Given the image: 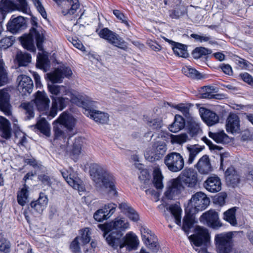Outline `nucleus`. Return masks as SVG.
Instances as JSON below:
<instances>
[{
	"mask_svg": "<svg viewBox=\"0 0 253 253\" xmlns=\"http://www.w3.org/2000/svg\"><path fill=\"white\" fill-rule=\"evenodd\" d=\"M10 95L6 89H0V110L6 115L11 114Z\"/></svg>",
	"mask_w": 253,
	"mask_h": 253,
	"instance_id": "obj_24",
	"label": "nucleus"
},
{
	"mask_svg": "<svg viewBox=\"0 0 253 253\" xmlns=\"http://www.w3.org/2000/svg\"><path fill=\"white\" fill-rule=\"evenodd\" d=\"M164 39L166 41L173 45L172 49L176 55L184 58H186L188 56V53L187 51V46L186 45L181 43L175 42L166 38H165Z\"/></svg>",
	"mask_w": 253,
	"mask_h": 253,
	"instance_id": "obj_30",
	"label": "nucleus"
},
{
	"mask_svg": "<svg viewBox=\"0 0 253 253\" xmlns=\"http://www.w3.org/2000/svg\"><path fill=\"white\" fill-rule=\"evenodd\" d=\"M26 27V20L21 16L14 17L12 15L7 24V29L12 33H16Z\"/></svg>",
	"mask_w": 253,
	"mask_h": 253,
	"instance_id": "obj_18",
	"label": "nucleus"
},
{
	"mask_svg": "<svg viewBox=\"0 0 253 253\" xmlns=\"http://www.w3.org/2000/svg\"><path fill=\"white\" fill-rule=\"evenodd\" d=\"M77 120L71 115L64 112L62 113L53 124L58 123L64 126H74L76 125Z\"/></svg>",
	"mask_w": 253,
	"mask_h": 253,
	"instance_id": "obj_28",
	"label": "nucleus"
},
{
	"mask_svg": "<svg viewBox=\"0 0 253 253\" xmlns=\"http://www.w3.org/2000/svg\"><path fill=\"white\" fill-rule=\"evenodd\" d=\"M212 53V50L204 47H198L192 52V55L195 59H199L203 56H206Z\"/></svg>",
	"mask_w": 253,
	"mask_h": 253,
	"instance_id": "obj_44",
	"label": "nucleus"
},
{
	"mask_svg": "<svg viewBox=\"0 0 253 253\" xmlns=\"http://www.w3.org/2000/svg\"><path fill=\"white\" fill-rule=\"evenodd\" d=\"M35 6L36 7L38 11L40 13L42 17L45 19L46 18V12L42 5L41 2L39 0H32Z\"/></svg>",
	"mask_w": 253,
	"mask_h": 253,
	"instance_id": "obj_57",
	"label": "nucleus"
},
{
	"mask_svg": "<svg viewBox=\"0 0 253 253\" xmlns=\"http://www.w3.org/2000/svg\"><path fill=\"white\" fill-rule=\"evenodd\" d=\"M239 76L245 82L253 85V78L248 73L240 74Z\"/></svg>",
	"mask_w": 253,
	"mask_h": 253,
	"instance_id": "obj_63",
	"label": "nucleus"
},
{
	"mask_svg": "<svg viewBox=\"0 0 253 253\" xmlns=\"http://www.w3.org/2000/svg\"><path fill=\"white\" fill-rule=\"evenodd\" d=\"M169 211L175 218V223L177 225L181 223V209L177 205H172L169 207Z\"/></svg>",
	"mask_w": 253,
	"mask_h": 253,
	"instance_id": "obj_46",
	"label": "nucleus"
},
{
	"mask_svg": "<svg viewBox=\"0 0 253 253\" xmlns=\"http://www.w3.org/2000/svg\"><path fill=\"white\" fill-rule=\"evenodd\" d=\"M232 233H222L215 236L216 248L218 253H229L232 249Z\"/></svg>",
	"mask_w": 253,
	"mask_h": 253,
	"instance_id": "obj_10",
	"label": "nucleus"
},
{
	"mask_svg": "<svg viewBox=\"0 0 253 253\" xmlns=\"http://www.w3.org/2000/svg\"><path fill=\"white\" fill-rule=\"evenodd\" d=\"M37 67L43 70L48 71L50 67V61L46 55L39 53L37 56Z\"/></svg>",
	"mask_w": 253,
	"mask_h": 253,
	"instance_id": "obj_33",
	"label": "nucleus"
},
{
	"mask_svg": "<svg viewBox=\"0 0 253 253\" xmlns=\"http://www.w3.org/2000/svg\"><path fill=\"white\" fill-rule=\"evenodd\" d=\"M187 123L189 126H199L200 121L199 119L195 117L192 116L190 114L189 116L186 117Z\"/></svg>",
	"mask_w": 253,
	"mask_h": 253,
	"instance_id": "obj_58",
	"label": "nucleus"
},
{
	"mask_svg": "<svg viewBox=\"0 0 253 253\" xmlns=\"http://www.w3.org/2000/svg\"><path fill=\"white\" fill-rule=\"evenodd\" d=\"M185 120L180 115H175L174 122L169 126H185Z\"/></svg>",
	"mask_w": 253,
	"mask_h": 253,
	"instance_id": "obj_56",
	"label": "nucleus"
},
{
	"mask_svg": "<svg viewBox=\"0 0 253 253\" xmlns=\"http://www.w3.org/2000/svg\"><path fill=\"white\" fill-rule=\"evenodd\" d=\"M172 107L181 112L185 118L187 116H189V115L190 114L189 113V108L188 107L185 106L183 104H180L172 106Z\"/></svg>",
	"mask_w": 253,
	"mask_h": 253,
	"instance_id": "obj_60",
	"label": "nucleus"
},
{
	"mask_svg": "<svg viewBox=\"0 0 253 253\" xmlns=\"http://www.w3.org/2000/svg\"><path fill=\"white\" fill-rule=\"evenodd\" d=\"M15 40V37L12 36L4 37L0 41V47L3 49H7L13 44Z\"/></svg>",
	"mask_w": 253,
	"mask_h": 253,
	"instance_id": "obj_49",
	"label": "nucleus"
},
{
	"mask_svg": "<svg viewBox=\"0 0 253 253\" xmlns=\"http://www.w3.org/2000/svg\"><path fill=\"white\" fill-rule=\"evenodd\" d=\"M200 221L212 228H218L222 226L218 213L213 210H210L203 213L200 218Z\"/></svg>",
	"mask_w": 253,
	"mask_h": 253,
	"instance_id": "obj_13",
	"label": "nucleus"
},
{
	"mask_svg": "<svg viewBox=\"0 0 253 253\" xmlns=\"http://www.w3.org/2000/svg\"><path fill=\"white\" fill-rule=\"evenodd\" d=\"M188 140V137L186 133L171 135V142L172 143H175L181 144L186 142Z\"/></svg>",
	"mask_w": 253,
	"mask_h": 253,
	"instance_id": "obj_50",
	"label": "nucleus"
},
{
	"mask_svg": "<svg viewBox=\"0 0 253 253\" xmlns=\"http://www.w3.org/2000/svg\"><path fill=\"white\" fill-rule=\"evenodd\" d=\"M186 9L183 6H178L174 10L169 11V16L173 19H178L186 13Z\"/></svg>",
	"mask_w": 253,
	"mask_h": 253,
	"instance_id": "obj_48",
	"label": "nucleus"
},
{
	"mask_svg": "<svg viewBox=\"0 0 253 253\" xmlns=\"http://www.w3.org/2000/svg\"><path fill=\"white\" fill-rule=\"evenodd\" d=\"M163 176L160 169L158 168L154 169L153 171V184L157 189H162L164 187L163 183Z\"/></svg>",
	"mask_w": 253,
	"mask_h": 253,
	"instance_id": "obj_38",
	"label": "nucleus"
},
{
	"mask_svg": "<svg viewBox=\"0 0 253 253\" xmlns=\"http://www.w3.org/2000/svg\"><path fill=\"white\" fill-rule=\"evenodd\" d=\"M186 215L183 219L182 229L187 234H188L189 229L192 227L193 224V215L185 211Z\"/></svg>",
	"mask_w": 253,
	"mask_h": 253,
	"instance_id": "obj_42",
	"label": "nucleus"
},
{
	"mask_svg": "<svg viewBox=\"0 0 253 253\" xmlns=\"http://www.w3.org/2000/svg\"><path fill=\"white\" fill-rule=\"evenodd\" d=\"M189 239L195 246L199 247L202 245H207L210 241V235L206 228L197 226L196 234L189 236Z\"/></svg>",
	"mask_w": 253,
	"mask_h": 253,
	"instance_id": "obj_11",
	"label": "nucleus"
},
{
	"mask_svg": "<svg viewBox=\"0 0 253 253\" xmlns=\"http://www.w3.org/2000/svg\"><path fill=\"white\" fill-rule=\"evenodd\" d=\"M209 136L218 143H228L230 142L229 137L223 131L216 132L210 131Z\"/></svg>",
	"mask_w": 253,
	"mask_h": 253,
	"instance_id": "obj_34",
	"label": "nucleus"
},
{
	"mask_svg": "<svg viewBox=\"0 0 253 253\" xmlns=\"http://www.w3.org/2000/svg\"><path fill=\"white\" fill-rule=\"evenodd\" d=\"M18 4L15 5L10 0H1L2 7L7 11L17 9L23 13H28L29 11L28 5L26 0H18Z\"/></svg>",
	"mask_w": 253,
	"mask_h": 253,
	"instance_id": "obj_21",
	"label": "nucleus"
},
{
	"mask_svg": "<svg viewBox=\"0 0 253 253\" xmlns=\"http://www.w3.org/2000/svg\"><path fill=\"white\" fill-rule=\"evenodd\" d=\"M225 179L228 185L235 187L239 182V176L233 167L227 169L225 172Z\"/></svg>",
	"mask_w": 253,
	"mask_h": 253,
	"instance_id": "obj_29",
	"label": "nucleus"
},
{
	"mask_svg": "<svg viewBox=\"0 0 253 253\" xmlns=\"http://www.w3.org/2000/svg\"><path fill=\"white\" fill-rule=\"evenodd\" d=\"M178 177L188 187H194L197 183L198 174L192 168L185 169Z\"/></svg>",
	"mask_w": 253,
	"mask_h": 253,
	"instance_id": "obj_16",
	"label": "nucleus"
},
{
	"mask_svg": "<svg viewBox=\"0 0 253 253\" xmlns=\"http://www.w3.org/2000/svg\"><path fill=\"white\" fill-rule=\"evenodd\" d=\"M119 208L127 217L132 221L136 222L139 220V215L137 212L126 203H121Z\"/></svg>",
	"mask_w": 253,
	"mask_h": 253,
	"instance_id": "obj_27",
	"label": "nucleus"
},
{
	"mask_svg": "<svg viewBox=\"0 0 253 253\" xmlns=\"http://www.w3.org/2000/svg\"><path fill=\"white\" fill-rule=\"evenodd\" d=\"M205 92L202 93V97L203 98L212 99V98H217V94H213L212 91L214 90V87L213 86H205Z\"/></svg>",
	"mask_w": 253,
	"mask_h": 253,
	"instance_id": "obj_52",
	"label": "nucleus"
},
{
	"mask_svg": "<svg viewBox=\"0 0 253 253\" xmlns=\"http://www.w3.org/2000/svg\"><path fill=\"white\" fill-rule=\"evenodd\" d=\"M48 88L52 95H59L61 94L62 90L64 89V87L52 84L48 85Z\"/></svg>",
	"mask_w": 253,
	"mask_h": 253,
	"instance_id": "obj_55",
	"label": "nucleus"
},
{
	"mask_svg": "<svg viewBox=\"0 0 253 253\" xmlns=\"http://www.w3.org/2000/svg\"><path fill=\"white\" fill-rule=\"evenodd\" d=\"M167 150V145L165 142L157 141L146 150L144 157L149 162H155L163 157Z\"/></svg>",
	"mask_w": 253,
	"mask_h": 253,
	"instance_id": "obj_7",
	"label": "nucleus"
},
{
	"mask_svg": "<svg viewBox=\"0 0 253 253\" xmlns=\"http://www.w3.org/2000/svg\"><path fill=\"white\" fill-rule=\"evenodd\" d=\"M39 179L45 185L51 186L53 182V179L45 174H41L39 176Z\"/></svg>",
	"mask_w": 253,
	"mask_h": 253,
	"instance_id": "obj_62",
	"label": "nucleus"
},
{
	"mask_svg": "<svg viewBox=\"0 0 253 253\" xmlns=\"http://www.w3.org/2000/svg\"><path fill=\"white\" fill-rule=\"evenodd\" d=\"M62 175L67 182L74 189L79 192L84 191V187L82 184V180L77 177V174L71 169L69 170L61 171Z\"/></svg>",
	"mask_w": 253,
	"mask_h": 253,
	"instance_id": "obj_15",
	"label": "nucleus"
},
{
	"mask_svg": "<svg viewBox=\"0 0 253 253\" xmlns=\"http://www.w3.org/2000/svg\"><path fill=\"white\" fill-rule=\"evenodd\" d=\"M28 187L25 184L17 194V201L19 204L22 206H24L28 202Z\"/></svg>",
	"mask_w": 253,
	"mask_h": 253,
	"instance_id": "obj_39",
	"label": "nucleus"
},
{
	"mask_svg": "<svg viewBox=\"0 0 253 253\" xmlns=\"http://www.w3.org/2000/svg\"><path fill=\"white\" fill-rule=\"evenodd\" d=\"M72 75L71 69L65 66H60L53 72L47 74V77L52 83H60L65 77L69 78Z\"/></svg>",
	"mask_w": 253,
	"mask_h": 253,
	"instance_id": "obj_14",
	"label": "nucleus"
},
{
	"mask_svg": "<svg viewBox=\"0 0 253 253\" xmlns=\"http://www.w3.org/2000/svg\"><path fill=\"white\" fill-rule=\"evenodd\" d=\"M108 244L119 253H128L136 250L139 245L137 237L133 233H127L122 238V234L113 233L107 238Z\"/></svg>",
	"mask_w": 253,
	"mask_h": 253,
	"instance_id": "obj_3",
	"label": "nucleus"
},
{
	"mask_svg": "<svg viewBox=\"0 0 253 253\" xmlns=\"http://www.w3.org/2000/svg\"><path fill=\"white\" fill-rule=\"evenodd\" d=\"M107 41L113 45L117 46L119 48L124 49L123 45L124 44V41L116 33L112 32V35L108 37Z\"/></svg>",
	"mask_w": 253,
	"mask_h": 253,
	"instance_id": "obj_43",
	"label": "nucleus"
},
{
	"mask_svg": "<svg viewBox=\"0 0 253 253\" xmlns=\"http://www.w3.org/2000/svg\"><path fill=\"white\" fill-rule=\"evenodd\" d=\"M16 59L19 66H26L31 62V56L28 53L19 51L16 54Z\"/></svg>",
	"mask_w": 253,
	"mask_h": 253,
	"instance_id": "obj_36",
	"label": "nucleus"
},
{
	"mask_svg": "<svg viewBox=\"0 0 253 253\" xmlns=\"http://www.w3.org/2000/svg\"><path fill=\"white\" fill-rule=\"evenodd\" d=\"M204 148L198 145H189L187 146V149L189 152V157L187 160L188 164L193 163L197 155L201 152Z\"/></svg>",
	"mask_w": 253,
	"mask_h": 253,
	"instance_id": "obj_32",
	"label": "nucleus"
},
{
	"mask_svg": "<svg viewBox=\"0 0 253 253\" xmlns=\"http://www.w3.org/2000/svg\"><path fill=\"white\" fill-rule=\"evenodd\" d=\"M54 131L55 141H61V142H59L61 152H67L71 150L68 145V140L66 141L65 139L68 138V140L72 136L75 134L77 133V130L74 127H55ZM84 139L81 137L75 138L72 149V151L74 155H78L81 154Z\"/></svg>",
	"mask_w": 253,
	"mask_h": 253,
	"instance_id": "obj_2",
	"label": "nucleus"
},
{
	"mask_svg": "<svg viewBox=\"0 0 253 253\" xmlns=\"http://www.w3.org/2000/svg\"><path fill=\"white\" fill-rule=\"evenodd\" d=\"M50 100L44 92L38 91L36 93L35 103L38 110L40 112L48 110Z\"/></svg>",
	"mask_w": 253,
	"mask_h": 253,
	"instance_id": "obj_25",
	"label": "nucleus"
},
{
	"mask_svg": "<svg viewBox=\"0 0 253 253\" xmlns=\"http://www.w3.org/2000/svg\"><path fill=\"white\" fill-rule=\"evenodd\" d=\"M81 236H78L80 238V241L82 246H85L90 241L91 232L88 228H85L80 231Z\"/></svg>",
	"mask_w": 253,
	"mask_h": 253,
	"instance_id": "obj_45",
	"label": "nucleus"
},
{
	"mask_svg": "<svg viewBox=\"0 0 253 253\" xmlns=\"http://www.w3.org/2000/svg\"><path fill=\"white\" fill-rule=\"evenodd\" d=\"M18 82V89L23 94L30 93L33 88V83L31 79L24 75H21L17 77Z\"/></svg>",
	"mask_w": 253,
	"mask_h": 253,
	"instance_id": "obj_23",
	"label": "nucleus"
},
{
	"mask_svg": "<svg viewBox=\"0 0 253 253\" xmlns=\"http://www.w3.org/2000/svg\"><path fill=\"white\" fill-rule=\"evenodd\" d=\"M52 99V106L48 112V117L53 118L56 116L58 109L63 110L69 102V100L67 98L63 97H54L51 96Z\"/></svg>",
	"mask_w": 253,
	"mask_h": 253,
	"instance_id": "obj_20",
	"label": "nucleus"
},
{
	"mask_svg": "<svg viewBox=\"0 0 253 253\" xmlns=\"http://www.w3.org/2000/svg\"><path fill=\"white\" fill-rule=\"evenodd\" d=\"M204 186L208 191L211 193L217 192L221 189V180L220 178L216 175L209 177L205 181Z\"/></svg>",
	"mask_w": 253,
	"mask_h": 253,
	"instance_id": "obj_26",
	"label": "nucleus"
},
{
	"mask_svg": "<svg viewBox=\"0 0 253 253\" xmlns=\"http://www.w3.org/2000/svg\"><path fill=\"white\" fill-rule=\"evenodd\" d=\"M10 243L5 240L0 241V252L1 253H8L10 251Z\"/></svg>",
	"mask_w": 253,
	"mask_h": 253,
	"instance_id": "obj_59",
	"label": "nucleus"
},
{
	"mask_svg": "<svg viewBox=\"0 0 253 253\" xmlns=\"http://www.w3.org/2000/svg\"><path fill=\"white\" fill-rule=\"evenodd\" d=\"M116 208V205L113 203L106 204L95 212L93 217L95 220L98 222L107 220L114 214Z\"/></svg>",
	"mask_w": 253,
	"mask_h": 253,
	"instance_id": "obj_17",
	"label": "nucleus"
},
{
	"mask_svg": "<svg viewBox=\"0 0 253 253\" xmlns=\"http://www.w3.org/2000/svg\"><path fill=\"white\" fill-rule=\"evenodd\" d=\"M226 126H240V119L238 116L230 113L226 120Z\"/></svg>",
	"mask_w": 253,
	"mask_h": 253,
	"instance_id": "obj_47",
	"label": "nucleus"
},
{
	"mask_svg": "<svg viewBox=\"0 0 253 253\" xmlns=\"http://www.w3.org/2000/svg\"><path fill=\"white\" fill-rule=\"evenodd\" d=\"M185 187L178 177L169 180L167 184L165 196L169 199L179 197L184 191Z\"/></svg>",
	"mask_w": 253,
	"mask_h": 253,
	"instance_id": "obj_9",
	"label": "nucleus"
},
{
	"mask_svg": "<svg viewBox=\"0 0 253 253\" xmlns=\"http://www.w3.org/2000/svg\"><path fill=\"white\" fill-rule=\"evenodd\" d=\"M199 113L203 121L209 126L215 125L219 122L218 115L210 109L201 107L199 109Z\"/></svg>",
	"mask_w": 253,
	"mask_h": 253,
	"instance_id": "obj_19",
	"label": "nucleus"
},
{
	"mask_svg": "<svg viewBox=\"0 0 253 253\" xmlns=\"http://www.w3.org/2000/svg\"><path fill=\"white\" fill-rule=\"evenodd\" d=\"M227 131L233 135H237L241 133L242 140L244 141H251L253 135L251 133L248 129L241 130L240 127H226Z\"/></svg>",
	"mask_w": 253,
	"mask_h": 253,
	"instance_id": "obj_31",
	"label": "nucleus"
},
{
	"mask_svg": "<svg viewBox=\"0 0 253 253\" xmlns=\"http://www.w3.org/2000/svg\"><path fill=\"white\" fill-rule=\"evenodd\" d=\"M21 106L25 110L26 117L30 119L34 117V111L32 105L28 102L22 103Z\"/></svg>",
	"mask_w": 253,
	"mask_h": 253,
	"instance_id": "obj_54",
	"label": "nucleus"
},
{
	"mask_svg": "<svg viewBox=\"0 0 253 253\" xmlns=\"http://www.w3.org/2000/svg\"><path fill=\"white\" fill-rule=\"evenodd\" d=\"M164 163L170 171L176 172L182 170L184 167L183 157L178 153L171 152L165 157Z\"/></svg>",
	"mask_w": 253,
	"mask_h": 253,
	"instance_id": "obj_8",
	"label": "nucleus"
},
{
	"mask_svg": "<svg viewBox=\"0 0 253 253\" xmlns=\"http://www.w3.org/2000/svg\"><path fill=\"white\" fill-rule=\"evenodd\" d=\"M96 104L97 103L94 101V103L90 106L84 114L90 117L96 122L102 125L107 124L109 120V115L107 113L97 110Z\"/></svg>",
	"mask_w": 253,
	"mask_h": 253,
	"instance_id": "obj_12",
	"label": "nucleus"
},
{
	"mask_svg": "<svg viewBox=\"0 0 253 253\" xmlns=\"http://www.w3.org/2000/svg\"><path fill=\"white\" fill-rule=\"evenodd\" d=\"M195 168L201 174H208L213 170L210 159L207 155H203L198 160Z\"/></svg>",
	"mask_w": 253,
	"mask_h": 253,
	"instance_id": "obj_22",
	"label": "nucleus"
},
{
	"mask_svg": "<svg viewBox=\"0 0 253 253\" xmlns=\"http://www.w3.org/2000/svg\"><path fill=\"white\" fill-rule=\"evenodd\" d=\"M89 173L98 190L116 195L115 178L107 169L97 164H93L90 167Z\"/></svg>",
	"mask_w": 253,
	"mask_h": 253,
	"instance_id": "obj_1",
	"label": "nucleus"
},
{
	"mask_svg": "<svg viewBox=\"0 0 253 253\" xmlns=\"http://www.w3.org/2000/svg\"><path fill=\"white\" fill-rule=\"evenodd\" d=\"M98 227L104 231L103 236L107 242V238L113 233L122 234V231H125L129 228L130 224L126 219L123 217L116 218L115 220L104 224H99Z\"/></svg>",
	"mask_w": 253,
	"mask_h": 253,
	"instance_id": "obj_5",
	"label": "nucleus"
},
{
	"mask_svg": "<svg viewBox=\"0 0 253 253\" xmlns=\"http://www.w3.org/2000/svg\"><path fill=\"white\" fill-rule=\"evenodd\" d=\"M140 231L142 239L146 245H147L152 240H157L154 234L146 226H141Z\"/></svg>",
	"mask_w": 253,
	"mask_h": 253,
	"instance_id": "obj_35",
	"label": "nucleus"
},
{
	"mask_svg": "<svg viewBox=\"0 0 253 253\" xmlns=\"http://www.w3.org/2000/svg\"><path fill=\"white\" fill-rule=\"evenodd\" d=\"M99 35L100 38L107 40L109 36L110 37L112 35V31H110L107 28H104L100 31Z\"/></svg>",
	"mask_w": 253,
	"mask_h": 253,
	"instance_id": "obj_64",
	"label": "nucleus"
},
{
	"mask_svg": "<svg viewBox=\"0 0 253 253\" xmlns=\"http://www.w3.org/2000/svg\"><path fill=\"white\" fill-rule=\"evenodd\" d=\"M236 209L233 208L224 212L223 218L232 225H237V220L235 217Z\"/></svg>",
	"mask_w": 253,
	"mask_h": 253,
	"instance_id": "obj_41",
	"label": "nucleus"
},
{
	"mask_svg": "<svg viewBox=\"0 0 253 253\" xmlns=\"http://www.w3.org/2000/svg\"><path fill=\"white\" fill-rule=\"evenodd\" d=\"M81 242L79 237H76L70 244V248L74 253H81Z\"/></svg>",
	"mask_w": 253,
	"mask_h": 253,
	"instance_id": "obj_53",
	"label": "nucleus"
},
{
	"mask_svg": "<svg viewBox=\"0 0 253 253\" xmlns=\"http://www.w3.org/2000/svg\"><path fill=\"white\" fill-rule=\"evenodd\" d=\"M71 101L73 103H74L80 107H82L84 110V112H86V111L87 110V109L89 108L90 106L92 104L94 103V101L84 99L81 97L76 96H73L71 97Z\"/></svg>",
	"mask_w": 253,
	"mask_h": 253,
	"instance_id": "obj_37",
	"label": "nucleus"
},
{
	"mask_svg": "<svg viewBox=\"0 0 253 253\" xmlns=\"http://www.w3.org/2000/svg\"><path fill=\"white\" fill-rule=\"evenodd\" d=\"M182 73L187 77L192 79H200L202 75L196 70L189 66H185L182 69Z\"/></svg>",
	"mask_w": 253,
	"mask_h": 253,
	"instance_id": "obj_40",
	"label": "nucleus"
},
{
	"mask_svg": "<svg viewBox=\"0 0 253 253\" xmlns=\"http://www.w3.org/2000/svg\"><path fill=\"white\" fill-rule=\"evenodd\" d=\"M34 39L36 42L38 48L40 50L43 49L42 43L44 40L43 31L41 28H32L28 35H24L21 37V42L23 46L28 50L35 51Z\"/></svg>",
	"mask_w": 253,
	"mask_h": 253,
	"instance_id": "obj_4",
	"label": "nucleus"
},
{
	"mask_svg": "<svg viewBox=\"0 0 253 253\" xmlns=\"http://www.w3.org/2000/svg\"><path fill=\"white\" fill-rule=\"evenodd\" d=\"M35 202L45 209L48 203V199L46 195L44 193H41L40 194L38 199Z\"/></svg>",
	"mask_w": 253,
	"mask_h": 253,
	"instance_id": "obj_61",
	"label": "nucleus"
},
{
	"mask_svg": "<svg viewBox=\"0 0 253 253\" xmlns=\"http://www.w3.org/2000/svg\"><path fill=\"white\" fill-rule=\"evenodd\" d=\"M210 199L202 192H198L192 196L189 200L185 211L191 214H196L205 210L210 204Z\"/></svg>",
	"mask_w": 253,
	"mask_h": 253,
	"instance_id": "obj_6",
	"label": "nucleus"
},
{
	"mask_svg": "<svg viewBox=\"0 0 253 253\" xmlns=\"http://www.w3.org/2000/svg\"><path fill=\"white\" fill-rule=\"evenodd\" d=\"M7 82V73L4 68L3 63L0 61V86L6 84Z\"/></svg>",
	"mask_w": 253,
	"mask_h": 253,
	"instance_id": "obj_51",
	"label": "nucleus"
}]
</instances>
